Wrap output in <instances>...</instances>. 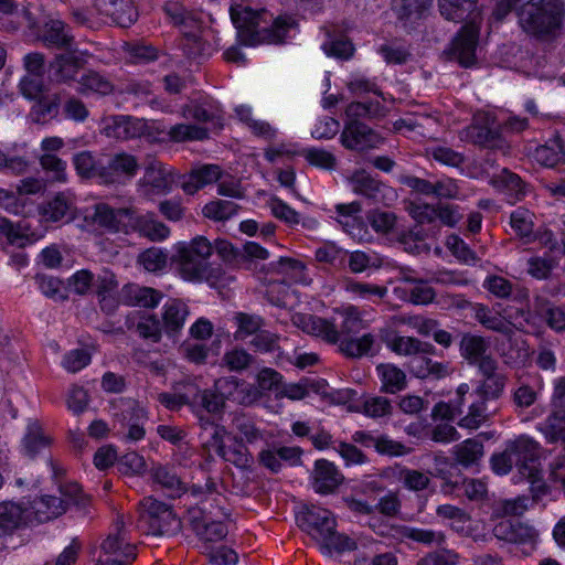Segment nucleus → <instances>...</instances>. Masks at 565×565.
Returning <instances> with one entry per match:
<instances>
[{"mask_svg": "<svg viewBox=\"0 0 565 565\" xmlns=\"http://www.w3.org/2000/svg\"><path fill=\"white\" fill-rule=\"evenodd\" d=\"M402 535L408 540L426 545H430L433 543L441 545L446 541V536L443 532L412 526H405L402 531Z\"/></svg>", "mask_w": 565, "mask_h": 565, "instance_id": "13d9d810", "label": "nucleus"}, {"mask_svg": "<svg viewBox=\"0 0 565 565\" xmlns=\"http://www.w3.org/2000/svg\"><path fill=\"white\" fill-rule=\"evenodd\" d=\"M429 353H419L409 360L408 367L413 375L418 379L439 380L450 374L449 363L438 362L429 356Z\"/></svg>", "mask_w": 565, "mask_h": 565, "instance_id": "4be33fe9", "label": "nucleus"}, {"mask_svg": "<svg viewBox=\"0 0 565 565\" xmlns=\"http://www.w3.org/2000/svg\"><path fill=\"white\" fill-rule=\"evenodd\" d=\"M95 13L108 18L121 28H128L138 19L132 0H90Z\"/></svg>", "mask_w": 565, "mask_h": 565, "instance_id": "9b49d317", "label": "nucleus"}, {"mask_svg": "<svg viewBox=\"0 0 565 565\" xmlns=\"http://www.w3.org/2000/svg\"><path fill=\"white\" fill-rule=\"evenodd\" d=\"M74 166L77 173L85 178H98L99 159H95L89 151H82L74 156Z\"/></svg>", "mask_w": 565, "mask_h": 565, "instance_id": "e2e57ef3", "label": "nucleus"}, {"mask_svg": "<svg viewBox=\"0 0 565 565\" xmlns=\"http://www.w3.org/2000/svg\"><path fill=\"white\" fill-rule=\"evenodd\" d=\"M168 135L175 142H184L206 139L207 130L195 125L178 124L170 128Z\"/></svg>", "mask_w": 565, "mask_h": 565, "instance_id": "3c124183", "label": "nucleus"}, {"mask_svg": "<svg viewBox=\"0 0 565 565\" xmlns=\"http://www.w3.org/2000/svg\"><path fill=\"white\" fill-rule=\"evenodd\" d=\"M61 96L57 93H49L34 100L28 113V119L35 125H47L60 114Z\"/></svg>", "mask_w": 565, "mask_h": 565, "instance_id": "412c9836", "label": "nucleus"}, {"mask_svg": "<svg viewBox=\"0 0 565 565\" xmlns=\"http://www.w3.org/2000/svg\"><path fill=\"white\" fill-rule=\"evenodd\" d=\"M188 514L193 532L203 543V553L212 548L210 544L221 542L226 537L227 526L223 522L216 521L213 512L205 505L193 507L189 509Z\"/></svg>", "mask_w": 565, "mask_h": 565, "instance_id": "423d86ee", "label": "nucleus"}, {"mask_svg": "<svg viewBox=\"0 0 565 565\" xmlns=\"http://www.w3.org/2000/svg\"><path fill=\"white\" fill-rule=\"evenodd\" d=\"M68 502L55 495H41L31 504L36 522H49L66 512Z\"/></svg>", "mask_w": 565, "mask_h": 565, "instance_id": "5701e85b", "label": "nucleus"}, {"mask_svg": "<svg viewBox=\"0 0 565 565\" xmlns=\"http://www.w3.org/2000/svg\"><path fill=\"white\" fill-rule=\"evenodd\" d=\"M182 115L186 119H193L200 122H212L217 129L223 127V116L218 110L209 111L200 105H189L183 107Z\"/></svg>", "mask_w": 565, "mask_h": 565, "instance_id": "5fc2aeb1", "label": "nucleus"}, {"mask_svg": "<svg viewBox=\"0 0 565 565\" xmlns=\"http://www.w3.org/2000/svg\"><path fill=\"white\" fill-rule=\"evenodd\" d=\"M138 527L146 529L152 535H172L180 532L182 524L170 505L152 497H146L139 503Z\"/></svg>", "mask_w": 565, "mask_h": 565, "instance_id": "39448f33", "label": "nucleus"}, {"mask_svg": "<svg viewBox=\"0 0 565 565\" xmlns=\"http://www.w3.org/2000/svg\"><path fill=\"white\" fill-rule=\"evenodd\" d=\"M0 235L7 238L8 244L18 247H24L29 241L20 223H13L2 216H0Z\"/></svg>", "mask_w": 565, "mask_h": 565, "instance_id": "680f3d73", "label": "nucleus"}, {"mask_svg": "<svg viewBox=\"0 0 565 565\" xmlns=\"http://www.w3.org/2000/svg\"><path fill=\"white\" fill-rule=\"evenodd\" d=\"M78 84V92L81 94L93 92L100 95H108L114 89L113 84L105 76L95 71H88L83 74Z\"/></svg>", "mask_w": 565, "mask_h": 565, "instance_id": "37998d69", "label": "nucleus"}, {"mask_svg": "<svg viewBox=\"0 0 565 565\" xmlns=\"http://www.w3.org/2000/svg\"><path fill=\"white\" fill-rule=\"evenodd\" d=\"M313 489L321 494L334 492L343 482L344 477L338 468L329 460L319 459L312 471Z\"/></svg>", "mask_w": 565, "mask_h": 565, "instance_id": "a211bd4d", "label": "nucleus"}, {"mask_svg": "<svg viewBox=\"0 0 565 565\" xmlns=\"http://www.w3.org/2000/svg\"><path fill=\"white\" fill-rule=\"evenodd\" d=\"M376 371L381 377L383 392L395 394L406 387V375L397 366L393 364H380Z\"/></svg>", "mask_w": 565, "mask_h": 565, "instance_id": "7c9ffc66", "label": "nucleus"}, {"mask_svg": "<svg viewBox=\"0 0 565 565\" xmlns=\"http://www.w3.org/2000/svg\"><path fill=\"white\" fill-rule=\"evenodd\" d=\"M232 443L227 445L221 454V458L234 465L236 468L248 470L253 465V456L250 455L248 448L239 440L237 436L231 437Z\"/></svg>", "mask_w": 565, "mask_h": 565, "instance_id": "c756f323", "label": "nucleus"}, {"mask_svg": "<svg viewBox=\"0 0 565 565\" xmlns=\"http://www.w3.org/2000/svg\"><path fill=\"white\" fill-rule=\"evenodd\" d=\"M488 342L480 335L465 333L459 343L461 356L469 362L476 364L488 350Z\"/></svg>", "mask_w": 565, "mask_h": 565, "instance_id": "e433bc0d", "label": "nucleus"}, {"mask_svg": "<svg viewBox=\"0 0 565 565\" xmlns=\"http://www.w3.org/2000/svg\"><path fill=\"white\" fill-rule=\"evenodd\" d=\"M84 60L74 52L57 54L50 62V71L57 83H70L76 79V75L84 66Z\"/></svg>", "mask_w": 565, "mask_h": 565, "instance_id": "aec40b11", "label": "nucleus"}, {"mask_svg": "<svg viewBox=\"0 0 565 565\" xmlns=\"http://www.w3.org/2000/svg\"><path fill=\"white\" fill-rule=\"evenodd\" d=\"M238 205L232 201L218 200L207 203L203 207V215L214 221H225L236 214Z\"/></svg>", "mask_w": 565, "mask_h": 565, "instance_id": "864d4df0", "label": "nucleus"}, {"mask_svg": "<svg viewBox=\"0 0 565 565\" xmlns=\"http://www.w3.org/2000/svg\"><path fill=\"white\" fill-rule=\"evenodd\" d=\"M392 351L397 354L416 356L419 353H434L431 343L423 342L413 337H395L390 344Z\"/></svg>", "mask_w": 565, "mask_h": 565, "instance_id": "4c0bfd02", "label": "nucleus"}, {"mask_svg": "<svg viewBox=\"0 0 565 565\" xmlns=\"http://www.w3.org/2000/svg\"><path fill=\"white\" fill-rule=\"evenodd\" d=\"M475 318L484 328L509 335L512 333L511 324L500 313H493L487 306L477 303L475 306Z\"/></svg>", "mask_w": 565, "mask_h": 565, "instance_id": "f704fd0d", "label": "nucleus"}, {"mask_svg": "<svg viewBox=\"0 0 565 565\" xmlns=\"http://www.w3.org/2000/svg\"><path fill=\"white\" fill-rule=\"evenodd\" d=\"M478 0H438L440 14L454 22H460Z\"/></svg>", "mask_w": 565, "mask_h": 565, "instance_id": "c03bdc74", "label": "nucleus"}, {"mask_svg": "<svg viewBox=\"0 0 565 565\" xmlns=\"http://www.w3.org/2000/svg\"><path fill=\"white\" fill-rule=\"evenodd\" d=\"M230 12L237 38L244 45L281 44L288 32L297 26L292 15H278L269 23L266 10L255 11L245 4L232 6Z\"/></svg>", "mask_w": 565, "mask_h": 565, "instance_id": "f257e3e1", "label": "nucleus"}, {"mask_svg": "<svg viewBox=\"0 0 565 565\" xmlns=\"http://www.w3.org/2000/svg\"><path fill=\"white\" fill-rule=\"evenodd\" d=\"M505 386V377L502 374L484 377L478 386L477 393L483 401L497 399L501 396Z\"/></svg>", "mask_w": 565, "mask_h": 565, "instance_id": "052dcab7", "label": "nucleus"}, {"mask_svg": "<svg viewBox=\"0 0 565 565\" xmlns=\"http://www.w3.org/2000/svg\"><path fill=\"white\" fill-rule=\"evenodd\" d=\"M523 32L539 40L556 39L565 21V3L562 0H529L516 11Z\"/></svg>", "mask_w": 565, "mask_h": 565, "instance_id": "f03ea898", "label": "nucleus"}, {"mask_svg": "<svg viewBox=\"0 0 565 565\" xmlns=\"http://www.w3.org/2000/svg\"><path fill=\"white\" fill-rule=\"evenodd\" d=\"M543 431L548 443L558 441L565 435V407L553 412L546 418Z\"/></svg>", "mask_w": 565, "mask_h": 565, "instance_id": "6e6d98bb", "label": "nucleus"}, {"mask_svg": "<svg viewBox=\"0 0 565 565\" xmlns=\"http://www.w3.org/2000/svg\"><path fill=\"white\" fill-rule=\"evenodd\" d=\"M458 559L459 555L456 552L440 548L425 555L416 565H456Z\"/></svg>", "mask_w": 565, "mask_h": 565, "instance_id": "774afa93", "label": "nucleus"}, {"mask_svg": "<svg viewBox=\"0 0 565 565\" xmlns=\"http://www.w3.org/2000/svg\"><path fill=\"white\" fill-rule=\"evenodd\" d=\"M557 266L553 257H532L527 262V273L536 279H547Z\"/></svg>", "mask_w": 565, "mask_h": 565, "instance_id": "338daca9", "label": "nucleus"}, {"mask_svg": "<svg viewBox=\"0 0 565 565\" xmlns=\"http://www.w3.org/2000/svg\"><path fill=\"white\" fill-rule=\"evenodd\" d=\"M353 191L369 199H375L380 191V183L365 171H355L350 178Z\"/></svg>", "mask_w": 565, "mask_h": 565, "instance_id": "8fccbe9b", "label": "nucleus"}, {"mask_svg": "<svg viewBox=\"0 0 565 565\" xmlns=\"http://www.w3.org/2000/svg\"><path fill=\"white\" fill-rule=\"evenodd\" d=\"M478 41L479 28L475 23L465 24L447 51L449 58L457 61L462 67H470L476 62Z\"/></svg>", "mask_w": 565, "mask_h": 565, "instance_id": "9d476101", "label": "nucleus"}, {"mask_svg": "<svg viewBox=\"0 0 565 565\" xmlns=\"http://www.w3.org/2000/svg\"><path fill=\"white\" fill-rule=\"evenodd\" d=\"M162 299V294L150 287L127 286L124 289V302L128 306L154 308Z\"/></svg>", "mask_w": 565, "mask_h": 565, "instance_id": "cd10ccee", "label": "nucleus"}, {"mask_svg": "<svg viewBox=\"0 0 565 565\" xmlns=\"http://www.w3.org/2000/svg\"><path fill=\"white\" fill-rule=\"evenodd\" d=\"M168 175L169 173L161 162L151 160L146 167L141 182L143 185L150 186L156 193L167 192L169 190Z\"/></svg>", "mask_w": 565, "mask_h": 565, "instance_id": "ea45409f", "label": "nucleus"}, {"mask_svg": "<svg viewBox=\"0 0 565 565\" xmlns=\"http://www.w3.org/2000/svg\"><path fill=\"white\" fill-rule=\"evenodd\" d=\"M291 321L294 326L310 335L319 337L331 344L339 342L338 327L328 319L309 313H295Z\"/></svg>", "mask_w": 565, "mask_h": 565, "instance_id": "4468645a", "label": "nucleus"}, {"mask_svg": "<svg viewBox=\"0 0 565 565\" xmlns=\"http://www.w3.org/2000/svg\"><path fill=\"white\" fill-rule=\"evenodd\" d=\"M243 385V380L235 376H226L217 379L214 382V387L221 397L222 402L226 405V401L244 402V397L239 396V388Z\"/></svg>", "mask_w": 565, "mask_h": 565, "instance_id": "09e8293b", "label": "nucleus"}, {"mask_svg": "<svg viewBox=\"0 0 565 565\" xmlns=\"http://www.w3.org/2000/svg\"><path fill=\"white\" fill-rule=\"evenodd\" d=\"M381 141L372 128L359 120H349L341 134V143L350 150L364 151L375 148Z\"/></svg>", "mask_w": 565, "mask_h": 565, "instance_id": "ddd939ff", "label": "nucleus"}, {"mask_svg": "<svg viewBox=\"0 0 565 565\" xmlns=\"http://www.w3.org/2000/svg\"><path fill=\"white\" fill-rule=\"evenodd\" d=\"M326 34L330 40L322 45V50L328 56L348 60L353 55L354 47L348 39H332L329 29H326Z\"/></svg>", "mask_w": 565, "mask_h": 565, "instance_id": "4d7b16f0", "label": "nucleus"}, {"mask_svg": "<svg viewBox=\"0 0 565 565\" xmlns=\"http://www.w3.org/2000/svg\"><path fill=\"white\" fill-rule=\"evenodd\" d=\"M163 11L177 26L193 29L198 25L199 20L196 17L179 2H167L163 7Z\"/></svg>", "mask_w": 565, "mask_h": 565, "instance_id": "de8ad7c7", "label": "nucleus"}, {"mask_svg": "<svg viewBox=\"0 0 565 565\" xmlns=\"http://www.w3.org/2000/svg\"><path fill=\"white\" fill-rule=\"evenodd\" d=\"M106 136L116 139H130L139 135V129L130 117L127 116H114L106 124L105 128Z\"/></svg>", "mask_w": 565, "mask_h": 565, "instance_id": "a19ab883", "label": "nucleus"}, {"mask_svg": "<svg viewBox=\"0 0 565 565\" xmlns=\"http://www.w3.org/2000/svg\"><path fill=\"white\" fill-rule=\"evenodd\" d=\"M456 460L469 467L477 463L483 456V444L477 439L469 438L455 447Z\"/></svg>", "mask_w": 565, "mask_h": 565, "instance_id": "79ce46f5", "label": "nucleus"}, {"mask_svg": "<svg viewBox=\"0 0 565 565\" xmlns=\"http://www.w3.org/2000/svg\"><path fill=\"white\" fill-rule=\"evenodd\" d=\"M491 184L495 188H501L510 191L514 194L516 200H520L525 195V183L522 179L509 171L508 169H503L500 174L494 175L491 179Z\"/></svg>", "mask_w": 565, "mask_h": 565, "instance_id": "a18cd8bd", "label": "nucleus"}, {"mask_svg": "<svg viewBox=\"0 0 565 565\" xmlns=\"http://www.w3.org/2000/svg\"><path fill=\"white\" fill-rule=\"evenodd\" d=\"M235 321L238 327L236 332V338L238 339H243L246 335L258 333V331L264 324V320L262 317L244 312L237 313L235 316Z\"/></svg>", "mask_w": 565, "mask_h": 565, "instance_id": "0e129e2a", "label": "nucleus"}, {"mask_svg": "<svg viewBox=\"0 0 565 565\" xmlns=\"http://www.w3.org/2000/svg\"><path fill=\"white\" fill-rule=\"evenodd\" d=\"M509 452L512 454L519 472L534 471L539 467L541 452L540 444L527 435H519L507 441Z\"/></svg>", "mask_w": 565, "mask_h": 565, "instance_id": "f8f14e48", "label": "nucleus"}, {"mask_svg": "<svg viewBox=\"0 0 565 565\" xmlns=\"http://www.w3.org/2000/svg\"><path fill=\"white\" fill-rule=\"evenodd\" d=\"M431 4V0H393L392 10L399 21L414 23L420 20Z\"/></svg>", "mask_w": 565, "mask_h": 565, "instance_id": "bb28decb", "label": "nucleus"}, {"mask_svg": "<svg viewBox=\"0 0 565 565\" xmlns=\"http://www.w3.org/2000/svg\"><path fill=\"white\" fill-rule=\"evenodd\" d=\"M534 308L552 330L558 333L565 331V307L553 306L547 299L536 297Z\"/></svg>", "mask_w": 565, "mask_h": 565, "instance_id": "c85d7f7f", "label": "nucleus"}, {"mask_svg": "<svg viewBox=\"0 0 565 565\" xmlns=\"http://www.w3.org/2000/svg\"><path fill=\"white\" fill-rule=\"evenodd\" d=\"M43 39L46 43L57 49H68L73 43V35L70 28L61 20H50L45 24Z\"/></svg>", "mask_w": 565, "mask_h": 565, "instance_id": "c9c22d12", "label": "nucleus"}, {"mask_svg": "<svg viewBox=\"0 0 565 565\" xmlns=\"http://www.w3.org/2000/svg\"><path fill=\"white\" fill-rule=\"evenodd\" d=\"M150 475L156 483L169 491L170 497L179 498L186 491L184 483L172 467L156 465L151 468Z\"/></svg>", "mask_w": 565, "mask_h": 565, "instance_id": "393cba45", "label": "nucleus"}, {"mask_svg": "<svg viewBox=\"0 0 565 565\" xmlns=\"http://www.w3.org/2000/svg\"><path fill=\"white\" fill-rule=\"evenodd\" d=\"M466 136L477 146L500 151L504 156L509 153L510 146L497 127L490 124L489 116L476 118L475 122L467 127Z\"/></svg>", "mask_w": 565, "mask_h": 565, "instance_id": "1a4fd4ad", "label": "nucleus"}, {"mask_svg": "<svg viewBox=\"0 0 565 565\" xmlns=\"http://www.w3.org/2000/svg\"><path fill=\"white\" fill-rule=\"evenodd\" d=\"M225 411V404L218 396L215 387L201 390L193 413L199 415L206 412L210 416H222Z\"/></svg>", "mask_w": 565, "mask_h": 565, "instance_id": "58836bf2", "label": "nucleus"}, {"mask_svg": "<svg viewBox=\"0 0 565 565\" xmlns=\"http://www.w3.org/2000/svg\"><path fill=\"white\" fill-rule=\"evenodd\" d=\"M493 535L512 544L529 545L533 548L536 541V532L533 527L518 521L503 520L493 527Z\"/></svg>", "mask_w": 565, "mask_h": 565, "instance_id": "dca6fc26", "label": "nucleus"}, {"mask_svg": "<svg viewBox=\"0 0 565 565\" xmlns=\"http://www.w3.org/2000/svg\"><path fill=\"white\" fill-rule=\"evenodd\" d=\"M134 232L151 242H161L170 235V228L162 222L154 218L153 214L139 215L134 217Z\"/></svg>", "mask_w": 565, "mask_h": 565, "instance_id": "b1692460", "label": "nucleus"}, {"mask_svg": "<svg viewBox=\"0 0 565 565\" xmlns=\"http://www.w3.org/2000/svg\"><path fill=\"white\" fill-rule=\"evenodd\" d=\"M42 218L46 222L72 221L75 217L74 196L67 192H60L39 207Z\"/></svg>", "mask_w": 565, "mask_h": 565, "instance_id": "f3484780", "label": "nucleus"}, {"mask_svg": "<svg viewBox=\"0 0 565 565\" xmlns=\"http://www.w3.org/2000/svg\"><path fill=\"white\" fill-rule=\"evenodd\" d=\"M190 311L180 299H171L162 308L161 327L169 338H175L182 330Z\"/></svg>", "mask_w": 565, "mask_h": 565, "instance_id": "6ab92c4d", "label": "nucleus"}, {"mask_svg": "<svg viewBox=\"0 0 565 565\" xmlns=\"http://www.w3.org/2000/svg\"><path fill=\"white\" fill-rule=\"evenodd\" d=\"M135 213L134 207L114 209L107 203H97L94 205L92 221L108 233L129 235L134 233Z\"/></svg>", "mask_w": 565, "mask_h": 565, "instance_id": "0eeeda50", "label": "nucleus"}, {"mask_svg": "<svg viewBox=\"0 0 565 565\" xmlns=\"http://www.w3.org/2000/svg\"><path fill=\"white\" fill-rule=\"evenodd\" d=\"M135 330L138 335L145 340H150L158 343L162 337L161 321L156 315L145 313L142 315L135 326Z\"/></svg>", "mask_w": 565, "mask_h": 565, "instance_id": "49530a36", "label": "nucleus"}, {"mask_svg": "<svg viewBox=\"0 0 565 565\" xmlns=\"http://www.w3.org/2000/svg\"><path fill=\"white\" fill-rule=\"evenodd\" d=\"M305 269V265L295 258L289 257H280L278 262L270 263L268 265L267 271L270 274L281 275L280 279L281 284H286L287 281H297L300 279ZM279 281V279H276ZM275 282V280L273 281Z\"/></svg>", "mask_w": 565, "mask_h": 565, "instance_id": "2f4dec72", "label": "nucleus"}, {"mask_svg": "<svg viewBox=\"0 0 565 565\" xmlns=\"http://www.w3.org/2000/svg\"><path fill=\"white\" fill-rule=\"evenodd\" d=\"M19 90L21 95L29 99L35 100L49 94L43 78L41 76L24 75L19 83Z\"/></svg>", "mask_w": 565, "mask_h": 565, "instance_id": "bf43d9fd", "label": "nucleus"}, {"mask_svg": "<svg viewBox=\"0 0 565 565\" xmlns=\"http://www.w3.org/2000/svg\"><path fill=\"white\" fill-rule=\"evenodd\" d=\"M50 445V438L44 435L39 423L28 425V430L22 439V451L29 458H34L42 449Z\"/></svg>", "mask_w": 565, "mask_h": 565, "instance_id": "473e14b6", "label": "nucleus"}, {"mask_svg": "<svg viewBox=\"0 0 565 565\" xmlns=\"http://www.w3.org/2000/svg\"><path fill=\"white\" fill-rule=\"evenodd\" d=\"M137 169V160L131 154L117 153L114 156H105L100 158L98 179L105 184L120 183L134 177Z\"/></svg>", "mask_w": 565, "mask_h": 565, "instance_id": "6e6552de", "label": "nucleus"}, {"mask_svg": "<svg viewBox=\"0 0 565 565\" xmlns=\"http://www.w3.org/2000/svg\"><path fill=\"white\" fill-rule=\"evenodd\" d=\"M233 427L241 435L239 440L246 439L253 443L259 438V430L255 427L254 420L243 413H237L233 418Z\"/></svg>", "mask_w": 565, "mask_h": 565, "instance_id": "69168bd1", "label": "nucleus"}, {"mask_svg": "<svg viewBox=\"0 0 565 565\" xmlns=\"http://www.w3.org/2000/svg\"><path fill=\"white\" fill-rule=\"evenodd\" d=\"M26 510L14 502L0 503V535L10 534L28 522Z\"/></svg>", "mask_w": 565, "mask_h": 565, "instance_id": "a878e982", "label": "nucleus"}, {"mask_svg": "<svg viewBox=\"0 0 565 565\" xmlns=\"http://www.w3.org/2000/svg\"><path fill=\"white\" fill-rule=\"evenodd\" d=\"M374 343V335L371 333H365L360 338H355L354 335L342 338L339 343V349L348 358L359 359L369 354Z\"/></svg>", "mask_w": 565, "mask_h": 565, "instance_id": "72a5a7b5", "label": "nucleus"}, {"mask_svg": "<svg viewBox=\"0 0 565 565\" xmlns=\"http://www.w3.org/2000/svg\"><path fill=\"white\" fill-rule=\"evenodd\" d=\"M487 401L475 403L469 407L467 416L460 419L459 425L469 429L478 428L482 423L489 419L497 412V408L489 409L486 405Z\"/></svg>", "mask_w": 565, "mask_h": 565, "instance_id": "603ef678", "label": "nucleus"}, {"mask_svg": "<svg viewBox=\"0 0 565 565\" xmlns=\"http://www.w3.org/2000/svg\"><path fill=\"white\" fill-rule=\"evenodd\" d=\"M212 253L211 242L204 236H196L190 242L179 243L172 259L185 280L200 281L209 276Z\"/></svg>", "mask_w": 565, "mask_h": 565, "instance_id": "20e7f679", "label": "nucleus"}, {"mask_svg": "<svg viewBox=\"0 0 565 565\" xmlns=\"http://www.w3.org/2000/svg\"><path fill=\"white\" fill-rule=\"evenodd\" d=\"M102 550L107 557H99L97 565H128L136 558V547L124 543L121 529L116 534H110L103 542Z\"/></svg>", "mask_w": 565, "mask_h": 565, "instance_id": "2eb2a0df", "label": "nucleus"}, {"mask_svg": "<svg viewBox=\"0 0 565 565\" xmlns=\"http://www.w3.org/2000/svg\"><path fill=\"white\" fill-rule=\"evenodd\" d=\"M298 526L311 539L329 552L338 553L354 551L356 542L345 534L337 532V521L333 513L320 507H305L296 516Z\"/></svg>", "mask_w": 565, "mask_h": 565, "instance_id": "7ed1b4c3", "label": "nucleus"}]
</instances>
